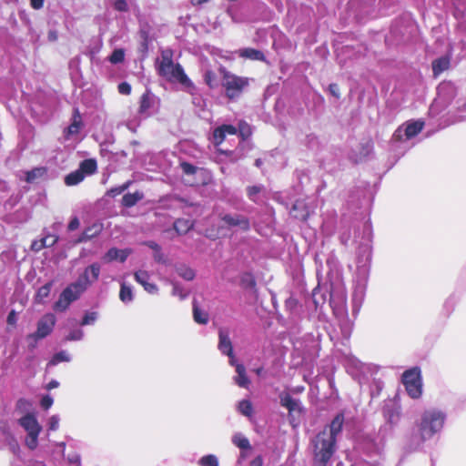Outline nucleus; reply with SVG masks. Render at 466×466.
Segmentation results:
<instances>
[{
  "label": "nucleus",
  "instance_id": "11",
  "mask_svg": "<svg viewBox=\"0 0 466 466\" xmlns=\"http://www.w3.org/2000/svg\"><path fill=\"white\" fill-rule=\"evenodd\" d=\"M100 271V264L98 262H94L84 269V272L79 276L75 283L85 291L90 285L98 279Z\"/></svg>",
  "mask_w": 466,
  "mask_h": 466
},
{
  "label": "nucleus",
  "instance_id": "16",
  "mask_svg": "<svg viewBox=\"0 0 466 466\" xmlns=\"http://www.w3.org/2000/svg\"><path fill=\"white\" fill-rule=\"evenodd\" d=\"M221 220L229 228L238 227L242 231H248L250 228V223L247 217L239 214H224Z\"/></svg>",
  "mask_w": 466,
  "mask_h": 466
},
{
  "label": "nucleus",
  "instance_id": "43",
  "mask_svg": "<svg viewBox=\"0 0 466 466\" xmlns=\"http://www.w3.org/2000/svg\"><path fill=\"white\" fill-rule=\"evenodd\" d=\"M326 299H327V296L325 293L322 292L319 286H317L312 290V301H313L316 309H318L319 306L324 304V302L326 301Z\"/></svg>",
  "mask_w": 466,
  "mask_h": 466
},
{
  "label": "nucleus",
  "instance_id": "33",
  "mask_svg": "<svg viewBox=\"0 0 466 466\" xmlns=\"http://www.w3.org/2000/svg\"><path fill=\"white\" fill-rule=\"evenodd\" d=\"M256 279L251 272H243L240 275V286L248 290H254L256 289Z\"/></svg>",
  "mask_w": 466,
  "mask_h": 466
},
{
  "label": "nucleus",
  "instance_id": "4",
  "mask_svg": "<svg viewBox=\"0 0 466 466\" xmlns=\"http://www.w3.org/2000/svg\"><path fill=\"white\" fill-rule=\"evenodd\" d=\"M220 74L221 86L225 90V96L230 101H237L248 86V78L238 76L224 67L220 68Z\"/></svg>",
  "mask_w": 466,
  "mask_h": 466
},
{
  "label": "nucleus",
  "instance_id": "6",
  "mask_svg": "<svg viewBox=\"0 0 466 466\" xmlns=\"http://www.w3.org/2000/svg\"><path fill=\"white\" fill-rule=\"evenodd\" d=\"M83 292L84 290L75 282L69 284L63 289L57 301L55 302L53 306L54 310L56 312L66 311L74 301L79 299Z\"/></svg>",
  "mask_w": 466,
  "mask_h": 466
},
{
  "label": "nucleus",
  "instance_id": "25",
  "mask_svg": "<svg viewBox=\"0 0 466 466\" xmlns=\"http://www.w3.org/2000/svg\"><path fill=\"white\" fill-rule=\"evenodd\" d=\"M103 230V225L100 223H94L91 226L85 228L83 233L75 241L76 244L86 242L93 238L98 236Z\"/></svg>",
  "mask_w": 466,
  "mask_h": 466
},
{
  "label": "nucleus",
  "instance_id": "34",
  "mask_svg": "<svg viewBox=\"0 0 466 466\" xmlns=\"http://www.w3.org/2000/svg\"><path fill=\"white\" fill-rule=\"evenodd\" d=\"M395 428V426L384 422L378 431L377 439L380 441H383V444L385 445L386 441L393 436Z\"/></svg>",
  "mask_w": 466,
  "mask_h": 466
},
{
  "label": "nucleus",
  "instance_id": "24",
  "mask_svg": "<svg viewBox=\"0 0 466 466\" xmlns=\"http://www.w3.org/2000/svg\"><path fill=\"white\" fill-rule=\"evenodd\" d=\"M59 238L56 234H46L41 239L34 240L31 245V249L35 252H38L45 248L54 247Z\"/></svg>",
  "mask_w": 466,
  "mask_h": 466
},
{
  "label": "nucleus",
  "instance_id": "57",
  "mask_svg": "<svg viewBox=\"0 0 466 466\" xmlns=\"http://www.w3.org/2000/svg\"><path fill=\"white\" fill-rule=\"evenodd\" d=\"M193 92H187L192 96V103L198 107H202L204 106V100L202 99L198 87L194 85Z\"/></svg>",
  "mask_w": 466,
  "mask_h": 466
},
{
  "label": "nucleus",
  "instance_id": "49",
  "mask_svg": "<svg viewBox=\"0 0 466 466\" xmlns=\"http://www.w3.org/2000/svg\"><path fill=\"white\" fill-rule=\"evenodd\" d=\"M460 297L456 293H452L444 302V309L448 313H451L457 302L460 300Z\"/></svg>",
  "mask_w": 466,
  "mask_h": 466
},
{
  "label": "nucleus",
  "instance_id": "44",
  "mask_svg": "<svg viewBox=\"0 0 466 466\" xmlns=\"http://www.w3.org/2000/svg\"><path fill=\"white\" fill-rule=\"evenodd\" d=\"M238 410L246 417H250L253 412V406L250 400H242L238 404Z\"/></svg>",
  "mask_w": 466,
  "mask_h": 466
},
{
  "label": "nucleus",
  "instance_id": "46",
  "mask_svg": "<svg viewBox=\"0 0 466 466\" xmlns=\"http://www.w3.org/2000/svg\"><path fill=\"white\" fill-rule=\"evenodd\" d=\"M131 184H132V181L128 180V181L125 182L123 185L111 187L109 190H107L106 194H107V196H109L111 198H116V196L124 193L130 187Z\"/></svg>",
  "mask_w": 466,
  "mask_h": 466
},
{
  "label": "nucleus",
  "instance_id": "32",
  "mask_svg": "<svg viewBox=\"0 0 466 466\" xmlns=\"http://www.w3.org/2000/svg\"><path fill=\"white\" fill-rule=\"evenodd\" d=\"M193 227V221L188 218H177L173 224L174 229L179 235L187 234Z\"/></svg>",
  "mask_w": 466,
  "mask_h": 466
},
{
  "label": "nucleus",
  "instance_id": "62",
  "mask_svg": "<svg viewBox=\"0 0 466 466\" xmlns=\"http://www.w3.org/2000/svg\"><path fill=\"white\" fill-rule=\"evenodd\" d=\"M60 418L58 415H52L48 420V431H55L59 427Z\"/></svg>",
  "mask_w": 466,
  "mask_h": 466
},
{
  "label": "nucleus",
  "instance_id": "36",
  "mask_svg": "<svg viewBox=\"0 0 466 466\" xmlns=\"http://www.w3.org/2000/svg\"><path fill=\"white\" fill-rule=\"evenodd\" d=\"M71 360L72 358L66 350H60L53 355L47 363V368L51 366H56L60 362H69Z\"/></svg>",
  "mask_w": 466,
  "mask_h": 466
},
{
  "label": "nucleus",
  "instance_id": "27",
  "mask_svg": "<svg viewBox=\"0 0 466 466\" xmlns=\"http://www.w3.org/2000/svg\"><path fill=\"white\" fill-rule=\"evenodd\" d=\"M293 218L299 220H307L309 216V210L303 200H296L290 209Z\"/></svg>",
  "mask_w": 466,
  "mask_h": 466
},
{
  "label": "nucleus",
  "instance_id": "8",
  "mask_svg": "<svg viewBox=\"0 0 466 466\" xmlns=\"http://www.w3.org/2000/svg\"><path fill=\"white\" fill-rule=\"evenodd\" d=\"M160 99L150 90H147L140 97L138 114L141 118H147L158 112Z\"/></svg>",
  "mask_w": 466,
  "mask_h": 466
},
{
  "label": "nucleus",
  "instance_id": "60",
  "mask_svg": "<svg viewBox=\"0 0 466 466\" xmlns=\"http://www.w3.org/2000/svg\"><path fill=\"white\" fill-rule=\"evenodd\" d=\"M113 7L115 10L118 12H127L128 11V5L127 0H114Z\"/></svg>",
  "mask_w": 466,
  "mask_h": 466
},
{
  "label": "nucleus",
  "instance_id": "58",
  "mask_svg": "<svg viewBox=\"0 0 466 466\" xmlns=\"http://www.w3.org/2000/svg\"><path fill=\"white\" fill-rule=\"evenodd\" d=\"M38 436L39 433H31L27 434L25 444L30 450H35L37 447L38 444Z\"/></svg>",
  "mask_w": 466,
  "mask_h": 466
},
{
  "label": "nucleus",
  "instance_id": "19",
  "mask_svg": "<svg viewBox=\"0 0 466 466\" xmlns=\"http://www.w3.org/2000/svg\"><path fill=\"white\" fill-rule=\"evenodd\" d=\"M131 253V248L119 249L117 248H111L105 253L102 259L106 263H110L115 260L124 263Z\"/></svg>",
  "mask_w": 466,
  "mask_h": 466
},
{
  "label": "nucleus",
  "instance_id": "21",
  "mask_svg": "<svg viewBox=\"0 0 466 466\" xmlns=\"http://www.w3.org/2000/svg\"><path fill=\"white\" fill-rule=\"evenodd\" d=\"M297 139L300 145L304 146L309 150L316 151L320 147V141L319 137L313 133H303L299 132L297 134Z\"/></svg>",
  "mask_w": 466,
  "mask_h": 466
},
{
  "label": "nucleus",
  "instance_id": "1",
  "mask_svg": "<svg viewBox=\"0 0 466 466\" xmlns=\"http://www.w3.org/2000/svg\"><path fill=\"white\" fill-rule=\"evenodd\" d=\"M447 415L441 410H425L414 422L411 431L405 436L404 449L407 452L420 451L423 444L440 434L444 427Z\"/></svg>",
  "mask_w": 466,
  "mask_h": 466
},
{
  "label": "nucleus",
  "instance_id": "63",
  "mask_svg": "<svg viewBox=\"0 0 466 466\" xmlns=\"http://www.w3.org/2000/svg\"><path fill=\"white\" fill-rule=\"evenodd\" d=\"M181 168L183 172L187 175H193L197 171V167L194 165L187 162L181 163Z\"/></svg>",
  "mask_w": 466,
  "mask_h": 466
},
{
  "label": "nucleus",
  "instance_id": "20",
  "mask_svg": "<svg viewBox=\"0 0 466 466\" xmlns=\"http://www.w3.org/2000/svg\"><path fill=\"white\" fill-rule=\"evenodd\" d=\"M238 129L236 127L230 124H224L213 131V143L216 147H218L225 140L227 135H237Z\"/></svg>",
  "mask_w": 466,
  "mask_h": 466
},
{
  "label": "nucleus",
  "instance_id": "37",
  "mask_svg": "<svg viewBox=\"0 0 466 466\" xmlns=\"http://www.w3.org/2000/svg\"><path fill=\"white\" fill-rule=\"evenodd\" d=\"M97 164L96 161L93 158H87L83 160L80 163L79 170L83 172V175L86 177V175H92L96 171Z\"/></svg>",
  "mask_w": 466,
  "mask_h": 466
},
{
  "label": "nucleus",
  "instance_id": "31",
  "mask_svg": "<svg viewBox=\"0 0 466 466\" xmlns=\"http://www.w3.org/2000/svg\"><path fill=\"white\" fill-rule=\"evenodd\" d=\"M47 174L46 167H37L25 172V181L27 183H35L38 179L44 177Z\"/></svg>",
  "mask_w": 466,
  "mask_h": 466
},
{
  "label": "nucleus",
  "instance_id": "35",
  "mask_svg": "<svg viewBox=\"0 0 466 466\" xmlns=\"http://www.w3.org/2000/svg\"><path fill=\"white\" fill-rule=\"evenodd\" d=\"M193 318L194 320L198 324L205 325L208 322V312L199 309L196 299L193 301Z\"/></svg>",
  "mask_w": 466,
  "mask_h": 466
},
{
  "label": "nucleus",
  "instance_id": "48",
  "mask_svg": "<svg viewBox=\"0 0 466 466\" xmlns=\"http://www.w3.org/2000/svg\"><path fill=\"white\" fill-rule=\"evenodd\" d=\"M32 407L31 400L25 399V398H20L17 400L15 403V410L20 412H27L29 413V410Z\"/></svg>",
  "mask_w": 466,
  "mask_h": 466
},
{
  "label": "nucleus",
  "instance_id": "50",
  "mask_svg": "<svg viewBox=\"0 0 466 466\" xmlns=\"http://www.w3.org/2000/svg\"><path fill=\"white\" fill-rule=\"evenodd\" d=\"M98 318V313L96 311L86 312L80 321L81 326L94 325Z\"/></svg>",
  "mask_w": 466,
  "mask_h": 466
},
{
  "label": "nucleus",
  "instance_id": "47",
  "mask_svg": "<svg viewBox=\"0 0 466 466\" xmlns=\"http://www.w3.org/2000/svg\"><path fill=\"white\" fill-rule=\"evenodd\" d=\"M264 187L262 185H255L248 187L247 188V196L249 200L253 202H257L259 193L262 191Z\"/></svg>",
  "mask_w": 466,
  "mask_h": 466
},
{
  "label": "nucleus",
  "instance_id": "13",
  "mask_svg": "<svg viewBox=\"0 0 466 466\" xmlns=\"http://www.w3.org/2000/svg\"><path fill=\"white\" fill-rule=\"evenodd\" d=\"M252 149V144L249 139L240 138L238 147L234 150H224L218 148L217 151L219 155H224L229 158V161L234 163L242 159L245 155Z\"/></svg>",
  "mask_w": 466,
  "mask_h": 466
},
{
  "label": "nucleus",
  "instance_id": "56",
  "mask_svg": "<svg viewBox=\"0 0 466 466\" xmlns=\"http://www.w3.org/2000/svg\"><path fill=\"white\" fill-rule=\"evenodd\" d=\"M172 295L178 297L180 300H183L188 296V292L185 291L180 284L173 283Z\"/></svg>",
  "mask_w": 466,
  "mask_h": 466
},
{
  "label": "nucleus",
  "instance_id": "61",
  "mask_svg": "<svg viewBox=\"0 0 466 466\" xmlns=\"http://www.w3.org/2000/svg\"><path fill=\"white\" fill-rule=\"evenodd\" d=\"M54 403V399L51 395L49 394H46V395H44L42 398H41V400H40V406L44 409V410H48L52 407Z\"/></svg>",
  "mask_w": 466,
  "mask_h": 466
},
{
  "label": "nucleus",
  "instance_id": "64",
  "mask_svg": "<svg viewBox=\"0 0 466 466\" xmlns=\"http://www.w3.org/2000/svg\"><path fill=\"white\" fill-rule=\"evenodd\" d=\"M118 92L121 95H129L131 93V86L127 82H121L117 86Z\"/></svg>",
  "mask_w": 466,
  "mask_h": 466
},
{
  "label": "nucleus",
  "instance_id": "52",
  "mask_svg": "<svg viewBox=\"0 0 466 466\" xmlns=\"http://www.w3.org/2000/svg\"><path fill=\"white\" fill-rule=\"evenodd\" d=\"M84 336V331L81 329H75L69 331L65 339L66 341H79L83 339Z\"/></svg>",
  "mask_w": 466,
  "mask_h": 466
},
{
  "label": "nucleus",
  "instance_id": "28",
  "mask_svg": "<svg viewBox=\"0 0 466 466\" xmlns=\"http://www.w3.org/2000/svg\"><path fill=\"white\" fill-rule=\"evenodd\" d=\"M239 56L254 61H265L266 57L263 52L260 50L251 48V47H246L242 48L238 51Z\"/></svg>",
  "mask_w": 466,
  "mask_h": 466
},
{
  "label": "nucleus",
  "instance_id": "9",
  "mask_svg": "<svg viewBox=\"0 0 466 466\" xmlns=\"http://www.w3.org/2000/svg\"><path fill=\"white\" fill-rule=\"evenodd\" d=\"M279 403L289 411V421L293 427L296 426V415H300L304 411V408L299 399L293 398L289 392H281L279 394Z\"/></svg>",
  "mask_w": 466,
  "mask_h": 466
},
{
  "label": "nucleus",
  "instance_id": "10",
  "mask_svg": "<svg viewBox=\"0 0 466 466\" xmlns=\"http://www.w3.org/2000/svg\"><path fill=\"white\" fill-rule=\"evenodd\" d=\"M424 122L421 120H413L406 123L405 126L398 127L393 133L392 139L394 141L406 140L416 137L423 128Z\"/></svg>",
  "mask_w": 466,
  "mask_h": 466
},
{
  "label": "nucleus",
  "instance_id": "3",
  "mask_svg": "<svg viewBox=\"0 0 466 466\" xmlns=\"http://www.w3.org/2000/svg\"><path fill=\"white\" fill-rule=\"evenodd\" d=\"M313 461L316 466H327L337 451V441L319 431L310 441Z\"/></svg>",
  "mask_w": 466,
  "mask_h": 466
},
{
  "label": "nucleus",
  "instance_id": "39",
  "mask_svg": "<svg viewBox=\"0 0 466 466\" xmlns=\"http://www.w3.org/2000/svg\"><path fill=\"white\" fill-rule=\"evenodd\" d=\"M119 299L125 304H128L133 301L134 294L131 286L127 285L125 282L121 284Z\"/></svg>",
  "mask_w": 466,
  "mask_h": 466
},
{
  "label": "nucleus",
  "instance_id": "2",
  "mask_svg": "<svg viewBox=\"0 0 466 466\" xmlns=\"http://www.w3.org/2000/svg\"><path fill=\"white\" fill-rule=\"evenodd\" d=\"M173 54L170 50H165L161 53L160 61L157 62V75L171 83H178L185 92H193L194 83L185 73L184 68L179 63L173 62Z\"/></svg>",
  "mask_w": 466,
  "mask_h": 466
},
{
  "label": "nucleus",
  "instance_id": "51",
  "mask_svg": "<svg viewBox=\"0 0 466 466\" xmlns=\"http://www.w3.org/2000/svg\"><path fill=\"white\" fill-rule=\"evenodd\" d=\"M125 59V52L123 49H115L109 56V62L116 65L122 63Z\"/></svg>",
  "mask_w": 466,
  "mask_h": 466
},
{
  "label": "nucleus",
  "instance_id": "45",
  "mask_svg": "<svg viewBox=\"0 0 466 466\" xmlns=\"http://www.w3.org/2000/svg\"><path fill=\"white\" fill-rule=\"evenodd\" d=\"M252 135L251 126L245 121H241L238 124V136L240 138L249 139Z\"/></svg>",
  "mask_w": 466,
  "mask_h": 466
},
{
  "label": "nucleus",
  "instance_id": "14",
  "mask_svg": "<svg viewBox=\"0 0 466 466\" xmlns=\"http://www.w3.org/2000/svg\"><path fill=\"white\" fill-rule=\"evenodd\" d=\"M382 415L385 423L397 427L401 418L400 407L395 403H387L383 406Z\"/></svg>",
  "mask_w": 466,
  "mask_h": 466
},
{
  "label": "nucleus",
  "instance_id": "23",
  "mask_svg": "<svg viewBox=\"0 0 466 466\" xmlns=\"http://www.w3.org/2000/svg\"><path fill=\"white\" fill-rule=\"evenodd\" d=\"M135 279L137 283L143 286L144 289L149 294H156L158 288L155 283L149 282L150 275L146 270H137L134 274Z\"/></svg>",
  "mask_w": 466,
  "mask_h": 466
},
{
  "label": "nucleus",
  "instance_id": "30",
  "mask_svg": "<svg viewBox=\"0 0 466 466\" xmlns=\"http://www.w3.org/2000/svg\"><path fill=\"white\" fill-rule=\"evenodd\" d=\"M144 198V193L141 191H136L134 193H127L123 196L121 204L125 208H132L137 205V202Z\"/></svg>",
  "mask_w": 466,
  "mask_h": 466
},
{
  "label": "nucleus",
  "instance_id": "22",
  "mask_svg": "<svg viewBox=\"0 0 466 466\" xmlns=\"http://www.w3.org/2000/svg\"><path fill=\"white\" fill-rule=\"evenodd\" d=\"M18 423L27 432V434L40 433L42 430V427L38 423L35 416L32 413H26L25 416L20 418Z\"/></svg>",
  "mask_w": 466,
  "mask_h": 466
},
{
  "label": "nucleus",
  "instance_id": "42",
  "mask_svg": "<svg viewBox=\"0 0 466 466\" xmlns=\"http://www.w3.org/2000/svg\"><path fill=\"white\" fill-rule=\"evenodd\" d=\"M364 298V287L358 286L353 293L352 302H353V311L358 312L360 307V303Z\"/></svg>",
  "mask_w": 466,
  "mask_h": 466
},
{
  "label": "nucleus",
  "instance_id": "12",
  "mask_svg": "<svg viewBox=\"0 0 466 466\" xmlns=\"http://www.w3.org/2000/svg\"><path fill=\"white\" fill-rule=\"evenodd\" d=\"M56 319L53 313H46L37 321L36 330L29 334V338L45 339L54 329Z\"/></svg>",
  "mask_w": 466,
  "mask_h": 466
},
{
  "label": "nucleus",
  "instance_id": "40",
  "mask_svg": "<svg viewBox=\"0 0 466 466\" xmlns=\"http://www.w3.org/2000/svg\"><path fill=\"white\" fill-rule=\"evenodd\" d=\"M53 283L47 282L42 287H40L35 294V300L36 303H43L45 299L48 298L51 289H52Z\"/></svg>",
  "mask_w": 466,
  "mask_h": 466
},
{
  "label": "nucleus",
  "instance_id": "15",
  "mask_svg": "<svg viewBox=\"0 0 466 466\" xmlns=\"http://www.w3.org/2000/svg\"><path fill=\"white\" fill-rule=\"evenodd\" d=\"M219 341H218V350L224 355H227L229 358V364L235 365V355L233 352V347L231 340L229 339L228 332L222 329H219L218 332Z\"/></svg>",
  "mask_w": 466,
  "mask_h": 466
},
{
  "label": "nucleus",
  "instance_id": "29",
  "mask_svg": "<svg viewBox=\"0 0 466 466\" xmlns=\"http://www.w3.org/2000/svg\"><path fill=\"white\" fill-rule=\"evenodd\" d=\"M233 366L236 368V372L238 374V376L235 377L236 384L241 388H248L250 381L246 374V369L244 365L237 363V360H235V365Z\"/></svg>",
  "mask_w": 466,
  "mask_h": 466
},
{
  "label": "nucleus",
  "instance_id": "59",
  "mask_svg": "<svg viewBox=\"0 0 466 466\" xmlns=\"http://www.w3.org/2000/svg\"><path fill=\"white\" fill-rule=\"evenodd\" d=\"M335 220H336V213L333 214V218L330 219L324 218L323 224H322L323 230L327 231L328 233H332L334 225H335Z\"/></svg>",
  "mask_w": 466,
  "mask_h": 466
},
{
  "label": "nucleus",
  "instance_id": "54",
  "mask_svg": "<svg viewBox=\"0 0 466 466\" xmlns=\"http://www.w3.org/2000/svg\"><path fill=\"white\" fill-rule=\"evenodd\" d=\"M177 274L186 280H192L196 276L195 271L188 267H181L177 268Z\"/></svg>",
  "mask_w": 466,
  "mask_h": 466
},
{
  "label": "nucleus",
  "instance_id": "41",
  "mask_svg": "<svg viewBox=\"0 0 466 466\" xmlns=\"http://www.w3.org/2000/svg\"><path fill=\"white\" fill-rule=\"evenodd\" d=\"M85 176L83 175V172L77 169L66 176L65 183L67 186H76L82 182Z\"/></svg>",
  "mask_w": 466,
  "mask_h": 466
},
{
  "label": "nucleus",
  "instance_id": "38",
  "mask_svg": "<svg viewBox=\"0 0 466 466\" xmlns=\"http://www.w3.org/2000/svg\"><path fill=\"white\" fill-rule=\"evenodd\" d=\"M232 443L238 448L248 451L251 449L250 442L248 439L244 436L241 432H237L232 436Z\"/></svg>",
  "mask_w": 466,
  "mask_h": 466
},
{
  "label": "nucleus",
  "instance_id": "53",
  "mask_svg": "<svg viewBox=\"0 0 466 466\" xmlns=\"http://www.w3.org/2000/svg\"><path fill=\"white\" fill-rule=\"evenodd\" d=\"M199 465L200 466H218V460L217 456L213 454H208L203 456L199 460Z\"/></svg>",
  "mask_w": 466,
  "mask_h": 466
},
{
  "label": "nucleus",
  "instance_id": "18",
  "mask_svg": "<svg viewBox=\"0 0 466 466\" xmlns=\"http://www.w3.org/2000/svg\"><path fill=\"white\" fill-rule=\"evenodd\" d=\"M385 445L383 441H380L377 438L366 437L362 443V451L370 457L380 456Z\"/></svg>",
  "mask_w": 466,
  "mask_h": 466
},
{
  "label": "nucleus",
  "instance_id": "55",
  "mask_svg": "<svg viewBox=\"0 0 466 466\" xmlns=\"http://www.w3.org/2000/svg\"><path fill=\"white\" fill-rule=\"evenodd\" d=\"M373 151V144L370 141H367L360 145V160L368 157Z\"/></svg>",
  "mask_w": 466,
  "mask_h": 466
},
{
  "label": "nucleus",
  "instance_id": "7",
  "mask_svg": "<svg viewBox=\"0 0 466 466\" xmlns=\"http://www.w3.org/2000/svg\"><path fill=\"white\" fill-rule=\"evenodd\" d=\"M362 228V238L364 239V242H360L358 248V264L360 268L366 270L365 268L370 264L372 255L371 246L370 244L371 228L368 223H365Z\"/></svg>",
  "mask_w": 466,
  "mask_h": 466
},
{
  "label": "nucleus",
  "instance_id": "26",
  "mask_svg": "<svg viewBox=\"0 0 466 466\" xmlns=\"http://www.w3.org/2000/svg\"><path fill=\"white\" fill-rule=\"evenodd\" d=\"M451 66V57L448 55L434 59L431 63L432 74L435 78L449 69Z\"/></svg>",
  "mask_w": 466,
  "mask_h": 466
},
{
  "label": "nucleus",
  "instance_id": "17",
  "mask_svg": "<svg viewBox=\"0 0 466 466\" xmlns=\"http://www.w3.org/2000/svg\"><path fill=\"white\" fill-rule=\"evenodd\" d=\"M344 424V414L339 412L330 421L329 424L326 425L321 432H325L329 437H332L333 440L337 441L338 436L341 433Z\"/></svg>",
  "mask_w": 466,
  "mask_h": 466
},
{
  "label": "nucleus",
  "instance_id": "5",
  "mask_svg": "<svg viewBox=\"0 0 466 466\" xmlns=\"http://www.w3.org/2000/svg\"><path fill=\"white\" fill-rule=\"evenodd\" d=\"M402 383L408 395L417 400L422 395V377L419 367H413L405 370L402 374Z\"/></svg>",
  "mask_w": 466,
  "mask_h": 466
}]
</instances>
